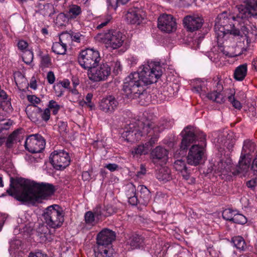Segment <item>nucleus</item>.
I'll use <instances>...</instances> for the list:
<instances>
[{"instance_id":"obj_1","label":"nucleus","mask_w":257,"mask_h":257,"mask_svg":"<svg viewBox=\"0 0 257 257\" xmlns=\"http://www.w3.org/2000/svg\"><path fill=\"white\" fill-rule=\"evenodd\" d=\"M10 188L7 192L17 200L35 203L45 199L55 192L54 186L46 183H38L24 178H10Z\"/></svg>"},{"instance_id":"obj_14","label":"nucleus","mask_w":257,"mask_h":257,"mask_svg":"<svg viewBox=\"0 0 257 257\" xmlns=\"http://www.w3.org/2000/svg\"><path fill=\"white\" fill-rule=\"evenodd\" d=\"M116 233L114 231L107 228L101 230L96 236V243L98 246L108 247L115 239Z\"/></svg>"},{"instance_id":"obj_44","label":"nucleus","mask_w":257,"mask_h":257,"mask_svg":"<svg viewBox=\"0 0 257 257\" xmlns=\"http://www.w3.org/2000/svg\"><path fill=\"white\" fill-rule=\"evenodd\" d=\"M117 211V207L112 204H108L104 207L105 216H108L115 213Z\"/></svg>"},{"instance_id":"obj_24","label":"nucleus","mask_w":257,"mask_h":257,"mask_svg":"<svg viewBox=\"0 0 257 257\" xmlns=\"http://www.w3.org/2000/svg\"><path fill=\"white\" fill-rule=\"evenodd\" d=\"M156 178L160 181L167 182L172 179L171 171L167 167H161L156 170Z\"/></svg>"},{"instance_id":"obj_63","label":"nucleus","mask_w":257,"mask_h":257,"mask_svg":"<svg viewBox=\"0 0 257 257\" xmlns=\"http://www.w3.org/2000/svg\"><path fill=\"white\" fill-rule=\"evenodd\" d=\"M257 184V179H253L246 182V186L250 188H254Z\"/></svg>"},{"instance_id":"obj_7","label":"nucleus","mask_w":257,"mask_h":257,"mask_svg":"<svg viewBox=\"0 0 257 257\" xmlns=\"http://www.w3.org/2000/svg\"><path fill=\"white\" fill-rule=\"evenodd\" d=\"M111 69L107 63L96 65L88 71V76L90 80L98 82L106 80L110 75Z\"/></svg>"},{"instance_id":"obj_34","label":"nucleus","mask_w":257,"mask_h":257,"mask_svg":"<svg viewBox=\"0 0 257 257\" xmlns=\"http://www.w3.org/2000/svg\"><path fill=\"white\" fill-rule=\"evenodd\" d=\"M207 97L209 99L215 101L217 103H221L225 101L224 97L223 96L222 94L215 90L207 94Z\"/></svg>"},{"instance_id":"obj_26","label":"nucleus","mask_w":257,"mask_h":257,"mask_svg":"<svg viewBox=\"0 0 257 257\" xmlns=\"http://www.w3.org/2000/svg\"><path fill=\"white\" fill-rule=\"evenodd\" d=\"M231 166L230 164L220 161L216 165H214L213 170L215 172H220L222 175H227L231 171Z\"/></svg>"},{"instance_id":"obj_3","label":"nucleus","mask_w":257,"mask_h":257,"mask_svg":"<svg viewBox=\"0 0 257 257\" xmlns=\"http://www.w3.org/2000/svg\"><path fill=\"white\" fill-rule=\"evenodd\" d=\"M140 69L139 72L132 73L125 78L124 84H127V89L132 87L135 91H138L139 89L142 91L143 84L150 85L156 82L163 73L162 67L157 62L145 64Z\"/></svg>"},{"instance_id":"obj_47","label":"nucleus","mask_w":257,"mask_h":257,"mask_svg":"<svg viewBox=\"0 0 257 257\" xmlns=\"http://www.w3.org/2000/svg\"><path fill=\"white\" fill-rule=\"evenodd\" d=\"M174 167L176 171L179 172L187 168L185 161L182 160L176 161L174 162Z\"/></svg>"},{"instance_id":"obj_12","label":"nucleus","mask_w":257,"mask_h":257,"mask_svg":"<svg viewBox=\"0 0 257 257\" xmlns=\"http://www.w3.org/2000/svg\"><path fill=\"white\" fill-rule=\"evenodd\" d=\"M143 136H148L151 137L149 143L150 146H153L158 141L159 133L162 131V128L154 122L150 121L143 122Z\"/></svg>"},{"instance_id":"obj_19","label":"nucleus","mask_w":257,"mask_h":257,"mask_svg":"<svg viewBox=\"0 0 257 257\" xmlns=\"http://www.w3.org/2000/svg\"><path fill=\"white\" fill-rule=\"evenodd\" d=\"M143 122L142 124L143 126ZM143 136V130L142 131L138 128L132 129L130 127V130L127 129L122 134V137L127 142H135L141 139V137Z\"/></svg>"},{"instance_id":"obj_6","label":"nucleus","mask_w":257,"mask_h":257,"mask_svg":"<svg viewBox=\"0 0 257 257\" xmlns=\"http://www.w3.org/2000/svg\"><path fill=\"white\" fill-rule=\"evenodd\" d=\"M100 38L107 47L116 49L120 47L125 40V36L118 31L111 30L108 33L100 34Z\"/></svg>"},{"instance_id":"obj_11","label":"nucleus","mask_w":257,"mask_h":257,"mask_svg":"<svg viewBox=\"0 0 257 257\" xmlns=\"http://www.w3.org/2000/svg\"><path fill=\"white\" fill-rule=\"evenodd\" d=\"M158 27L161 31L170 33L176 31L177 23L172 15L163 14L158 19Z\"/></svg>"},{"instance_id":"obj_32","label":"nucleus","mask_w":257,"mask_h":257,"mask_svg":"<svg viewBox=\"0 0 257 257\" xmlns=\"http://www.w3.org/2000/svg\"><path fill=\"white\" fill-rule=\"evenodd\" d=\"M231 242L233 244V246L239 251L245 250L246 244L245 242L241 236H237L232 238Z\"/></svg>"},{"instance_id":"obj_8","label":"nucleus","mask_w":257,"mask_h":257,"mask_svg":"<svg viewBox=\"0 0 257 257\" xmlns=\"http://www.w3.org/2000/svg\"><path fill=\"white\" fill-rule=\"evenodd\" d=\"M49 160L54 168L57 170L65 168L70 162L69 154L63 150L53 152L49 157Z\"/></svg>"},{"instance_id":"obj_15","label":"nucleus","mask_w":257,"mask_h":257,"mask_svg":"<svg viewBox=\"0 0 257 257\" xmlns=\"http://www.w3.org/2000/svg\"><path fill=\"white\" fill-rule=\"evenodd\" d=\"M203 19L197 16H187L183 19V24L188 31L193 32L200 28L203 24Z\"/></svg>"},{"instance_id":"obj_27","label":"nucleus","mask_w":257,"mask_h":257,"mask_svg":"<svg viewBox=\"0 0 257 257\" xmlns=\"http://www.w3.org/2000/svg\"><path fill=\"white\" fill-rule=\"evenodd\" d=\"M247 71L246 64H243L237 67L234 72V78L238 81H242L245 77Z\"/></svg>"},{"instance_id":"obj_60","label":"nucleus","mask_w":257,"mask_h":257,"mask_svg":"<svg viewBox=\"0 0 257 257\" xmlns=\"http://www.w3.org/2000/svg\"><path fill=\"white\" fill-rule=\"evenodd\" d=\"M47 79L50 84H53L55 80V77L52 71H49L47 73Z\"/></svg>"},{"instance_id":"obj_31","label":"nucleus","mask_w":257,"mask_h":257,"mask_svg":"<svg viewBox=\"0 0 257 257\" xmlns=\"http://www.w3.org/2000/svg\"><path fill=\"white\" fill-rule=\"evenodd\" d=\"M168 151L166 149L161 147H156L152 152L153 159H162L167 157Z\"/></svg>"},{"instance_id":"obj_30","label":"nucleus","mask_w":257,"mask_h":257,"mask_svg":"<svg viewBox=\"0 0 257 257\" xmlns=\"http://www.w3.org/2000/svg\"><path fill=\"white\" fill-rule=\"evenodd\" d=\"M95 257H111L112 252L108 247L100 246L94 250Z\"/></svg>"},{"instance_id":"obj_36","label":"nucleus","mask_w":257,"mask_h":257,"mask_svg":"<svg viewBox=\"0 0 257 257\" xmlns=\"http://www.w3.org/2000/svg\"><path fill=\"white\" fill-rule=\"evenodd\" d=\"M255 149V145L254 143L250 140H246L244 142L243 146L242 147V153L243 154H249L252 152Z\"/></svg>"},{"instance_id":"obj_58","label":"nucleus","mask_w":257,"mask_h":257,"mask_svg":"<svg viewBox=\"0 0 257 257\" xmlns=\"http://www.w3.org/2000/svg\"><path fill=\"white\" fill-rule=\"evenodd\" d=\"M70 34L71 36H72V41H74L78 43L80 42L81 38L83 37L81 34L79 33H72Z\"/></svg>"},{"instance_id":"obj_42","label":"nucleus","mask_w":257,"mask_h":257,"mask_svg":"<svg viewBox=\"0 0 257 257\" xmlns=\"http://www.w3.org/2000/svg\"><path fill=\"white\" fill-rule=\"evenodd\" d=\"M22 58L25 63L29 64L33 60V53L31 51L26 50L23 52Z\"/></svg>"},{"instance_id":"obj_35","label":"nucleus","mask_w":257,"mask_h":257,"mask_svg":"<svg viewBox=\"0 0 257 257\" xmlns=\"http://www.w3.org/2000/svg\"><path fill=\"white\" fill-rule=\"evenodd\" d=\"M52 51L56 54L59 55L65 54L67 47L60 42L53 43L52 47Z\"/></svg>"},{"instance_id":"obj_45","label":"nucleus","mask_w":257,"mask_h":257,"mask_svg":"<svg viewBox=\"0 0 257 257\" xmlns=\"http://www.w3.org/2000/svg\"><path fill=\"white\" fill-rule=\"evenodd\" d=\"M234 94V93H231L230 95L228 96L227 98L234 108L239 109L241 108V103L239 101L235 99Z\"/></svg>"},{"instance_id":"obj_56","label":"nucleus","mask_w":257,"mask_h":257,"mask_svg":"<svg viewBox=\"0 0 257 257\" xmlns=\"http://www.w3.org/2000/svg\"><path fill=\"white\" fill-rule=\"evenodd\" d=\"M70 82L68 79H64L62 81L58 83L56 85L54 86L55 89L56 87L60 88L61 86L67 89H70Z\"/></svg>"},{"instance_id":"obj_21","label":"nucleus","mask_w":257,"mask_h":257,"mask_svg":"<svg viewBox=\"0 0 257 257\" xmlns=\"http://www.w3.org/2000/svg\"><path fill=\"white\" fill-rule=\"evenodd\" d=\"M214 30L218 39L223 38L227 34H230L234 36L240 35V33L238 29H225L216 22L214 26Z\"/></svg>"},{"instance_id":"obj_25","label":"nucleus","mask_w":257,"mask_h":257,"mask_svg":"<svg viewBox=\"0 0 257 257\" xmlns=\"http://www.w3.org/2000/svg\"><path fill=\"white\" fill-rule=\"evenodd\" d=\"M138 190L140 192V198L141 203L147 205L151 198V195L149 190L144 185H139Z\"/></svg>"},{"instance_id":"obj_16","label":"nucleus","mask_w":257,"mask_h":257,"mask_svg":"<svg viewBox=\"0 0 257 257\" xmlns=\"http://www.w3.org/2000/svg\"><path fill=\"white\" fill-rule=\"evenodd\" d=\"M118 102L113 96L103 98L99 102V108L106 113H111L117 108Z\"/></svg>"},{"instance_id":"obj_39","label":"nucleus","mask_w":257,"mask_h":257,"mask_svg":"<svg viewBox=\"0 0 257 257\" xmlns=\"http://www.w3.org/2000/svg\"><path fill=\"white\" fill-rule=\"evenodd\" d=\"M236 212V210H233L229 208L225 209L222 212V217L226 220L232 221L234 215Z\"/></svg>"},{"instance_id":"obj_38","label":"nucleus","mask_w":257,"mask_h":257,"mask_svg":"<svg viewBox=\"0 0 257 257\" xmlns=\"http://www.w3.org/2000/svg\"><path fill=\"white\" fill-rule=\"evenodd\" d=\"M249 162L245 159V154L241 153L240 160L238 162V167L241 171H244L249 168Z\"/></svg>"},{"instance_id":"obj_2","label":"nucleus","mask_w":257,"mask_h":257,"mask_svg":"<svg viewBox=\"0 0 257 257\" xmlns=\"http://www.w3.org/2000/svg\"><path fill=\"white\" fill-rule=\"evenodd\" d=\"M181 134L183 137L180 144L181 150L186 151L188 147L196 141L200 142V144L191 146L187 156V162L189 164L198 165L202 159L204 153V148L206 146L205 135L203 132L197 133L191 126L185 127Z\"/></svg>"},{"instance_id":"obj_49","label":"nucleus","mask_w":257,"mask_h":257,"mask_svg":"<svg viewBox=\"0 0 257 257\" xmlns=\"http://www.w3.org/2000/svg\"><path fill=\"white\" fill-rule=\"evenodd\" d=\"M94 215L96 218V220L98 221L100 219L102 216H105V212L104 209H101L100 206H96L93 210Z\"/></svg>"},{"instance_id":"obj_51","label":"nucleus","mask_w":257,"mask_h":257,"mask_svg":"<svg viewBox=\"0 0 257 257\" xmlns=\"http://www.w3.org/2000/svg\"><path fill=\"white\" fill-rule=\"evenodd\" d=\"M111 20L110 16H106L103 20L99 21V24L97 26V29H100L106 26Z\"/></svg>"},{"instance_id":"obj_55","label":"nucleus","mask_w":257,"mask_h":257,"mask_svg":"<svg viewBox=\"0 0 257 257\" xmlns=\"http://www.w3.org/2000/svg\"><path fill=\"white\" fill-rule=\"evenodd\" d=\"M213 81L214 83L215 84V89L214 90L221 93L223 89V87L220 80H219V77L217 76L216 79H214Z\"/></svg>"},{"instance_id":"obj_13","label":"nucleus","mask_w":257,"mask_h":257,"mask_svg":"<svg viewBox=\"0 0 257 257\" xmlns=\"http://www.w3.org/2000/svg\"><path fill=\"white\" fill-rule=\"evenodd\" d=\"M237 18L246 19L251 16H257V0L244 2L239 6Z\"/></svg>"},{"instance_id":"obj_41","label":"nucleus","mask_w":257,"mask_h":257,"mask_svg":"<svg viewBox=\"0 0 257 257\" xmlns=\"http://www.w3.org/2000/svg\"><path fill=\"white\" fill-rule=\"evenodd\" d=\"M233 222L237 224H244L247 222V219L243 215L235 212L232 220Z\"/></svg>"},{"instance_id":"obj_40","label":"nucleus","mask_w":257,"mask_h":257,"mask_svg":"<svg viewBox=\"0 0 257 257\" xmlns=\"http://www.w3.org/2000/svg\"><path fill=\"white\" fill-rule=\"evenodd\" d=\"M7 98L8 95L5 91L0 89V109L3 108L4 104H6L8 105V109L11 110V108H10L11 103L9 101H7Z\"/></svg>"},{"instance_id":"obj_23","label":"nucleus","mask_w":257,"mask_h":257,"mask_svg":"<svg viewBox=\"0 0 257 257\" xmlns=\"http://www.w3.org/2000/svg\"><path fill=\"white\" fill-rule=\"evenodd\" d=\"M127 22L130 24H139L141 21V16L139 11L135 9H129L125 15Z\"/></svg>"},{"instance_id":"obj_33","label":"nucleus","mask_w":257,"mask_h":257,"mask_svg":"<svg viewBox=\"0 0 257 257\" xmlns=\"http://www.w3.org/2000/svg\"><path fill=\"white\" fill-rule=\"evenodd\" d=\"M249 28H251L249 25L246 26L244 24L243 25L240 24V30L237 28L240 33L239 36L242 37L243 35L246 37L247 43L250 42V39L251 38L250 35L253 34V32H250Z\"/></svg>"},{"instance_id":"obj_4","label":"nucleus","mask_w":257,"mask_h":257,"mask_svg":"<svg viewBox=\"0 0 257 257\" xmlns=\"http://www.w3.org/2000/svg\"><path fill=\"white\" fill-rule=\"evenodd\" d=\"M44 222L50 228L56 229L62 226L64 221V213L59 205H52L47 207L42 214Z\"/></svg>"},{"instance_id":"obj_17","label":"nucleus","mask_w":257,"mask_h":257,"mask_svg":"<svg viewBox=\"0 0 257 257\" xmlns=\"http://www.w3.org/2000/svg\"><path fill=\"white\" fill-rule=\"evenodd\" d=\"M241 19L240 18H237L232 16H228L226 12H223L219 14L216 20V22L220 25L223 26L225 29H237L234 24H231L230 19L235 20L236 19ZM243 19H242L243 20Z\"/></svg>"},{"instance_id":"obj_48","label":"nucleus","mask_w":257,"mask_h":257,"mask_svg":"<svg viewBox=\"0 0 257 257\" xmlns=\"http://www.w3.org/2000/svg\"><path fill=\"white\" fill-rule=\"evenodd\" d=\"M12 125V121L10 119H3L0 121V133L3 130H7Z\"/></svg>"},{"instance_id":"obj_9","label":"nucleus","mask_w":257,"mask_h":257,"mask_svg":"<svg viewBox=\"0 0 257 257\" xmlns=\"http://www.w3.org/2000/svg\"><path fill=\"white\" fill-rule=\"evenodd\" d=\"M45 145V140L38 134L30 135L25 143V148L32 153L41 152L44 149Z\"/></svg>"},{"instance_id":"obj_29","label":"nucleus","mask_w":257,"mask_h":257,"mask_svg":"<svg viewBox=\"0 0 257 257\" xmlns=\"http://www.w3.org/2000/svg\"><path fill=\"white\" fill-rule=\"evenodd\" d=\"M128 243L133 249L139 248L143 245V238L141 235L134 234L130 237Z\"/></svg>"},{"instance_id":"obj_37","label":"nucleus","mask_w":257,"mask_h":257,"mask_svg":"<svg viewBox=\"0 0 257 257\" xmlns=\"http://www.w3.org/2000/svg\"><path fill=\"white\" fill-rule=\"evenodd\" d=\"M59 42L67 47L72 42V36L68 33H63L59 36Z\"/></svg>"},{"instance_id":"obj_5","label":"nucleus","mask_w":257,"mask_h":257,"mask_svg":"<svg viewBox=\"0 0 257 257\" xmlns=\"http://www.w3.org/2000/svg\"><path fill=\"white\" fill-rule=\"evenodd\" d=\"M100 57L98 51L93 49H87L81 51L78 57L80 65L88 71L93 68L100 61Z\"/></svg>"},{"instance_id":"obj_43","label":"nucleus","mask_w":257,"mask_h":257,"mask_svg":"<svg viewBox=\"0 0 257 257\" xmlns=\"http://www.w3.org/2000/svg\"><path fill=\"white\" fill-rule=\"evenodd\" d=\"M37 109L43 120L47 121L49 119L50 117V110L49 108H46L43 110L41 108L37 107Z\"/></svg>"},{"instance_id":"obj_18","label":"nucleus","mask_w":257,"mask_h":257,"mask_svg":"<svg viewBox=\"0 0 257 257\" xmlns=\"http://www.w3.org/2000/svg\"><path fill=\"white\" fill-rule=\"evenodd\" d=\"M82 13L81 7L77 5L72 4L68 7L67 10L62 14L68 21L78 19Z\"/></svg>"},{"instance_id":"obj_52","label":"nucleus","mask_w":257,"mask_h":257,"mask_svg":"<svg viewBox=\"0 0 257 257\" xmlns=\"http://www.w3.org/2000/svg\"><path fill=\"white\" fill-rule=\"evenodd\" d=\"M130 189L131 190L132 192H133V196L131 195L130 197H128V199H129L128 201L131 204H132L133 205H136L137 204L138 199L137 197L135 196L136 195L135 188L134 186L132 185L130 187Z\"/></svg>"},{"instance_id":"obj_57","label":"nucleus","mask_w":257,"mask_h":257,"mask_svg":"<svg viewBox=\"0 0 257 257\" xmlns=\"http://www.w3.org/2000/svg\"><path fill=\"white\" fill-rule=\"evenodd\" d=\"M27 98L29 101L35 106H36V104L39 103L41 101L40 99L34 95H28Z\"/></svg>"},{"instance_id":"obj_61","label":"nucleus","mask_w":257,"mask_h":257,"mask_svg":"<svg viewBox=\"0 0 257 257\" xmlns=\"http://www.w3.org/2000/svg\"><path fill=\"white\" fill-rule=\"evenodd\" d=\"M111 172H113L118 168V166L116 164H108L104 166Z\"/></svg>"},{"instance_id":"obj_22","label":"nucleus","mask_w":257,"mask_h":257,"mask_svg":"<svg viewBox=\"0 0 257 257\" xmlns=\"http://www.w3.org/2000/svg\"><path fill=\"white\" fill-rule=\"evenodd\" d=\"M23 139L22 130H17L9 136L6 143L7 146L8 148H11L13 144L20 142Z\"/></svg>"},{"instance_id":"obj_46","label":"nucleus","mask_w":257,"mask_h":257,"mask_svg":"<svg viewBox=\"0 0 257 257\" xmlns=\"http://www.w3.org/2000/svg\"><path fill=\"white\" fill-rule=\"evenodd\" d=\"M60 108V105H59L55 101L51 100L49 101L48 108L53 110V114L54 115H56L58 113Z\"/></svg>"},{"instance_id":"obj_50","label":"nucleus","mask_w":257,"mask_h":257,"mask_svg":"<svg viewBox=\"0 0 257 257\" xmlns=\"http://www.w3.org/2000/svg\"><path fill=\"white\" fill-rule=\"evenodd\" d=\"M147 148L144 145H139L137 147L134 148L132 151L133 154H143L147 153Z\"/></svg>"},{"instance_id":"obj_64","label":"nucleus","mask_w":257,"mask_h":257,"mask_svg":"<svg viewBox=\"0 0 257 257\" xmlns=\"http://www.w3.org/2000/svg\"><path fill=\"white\" fill-rule=\"evenodd\" d=\"M180 172L185 180H188L190 175L188 172L187 168H186V169L183 170L182 171H180Z\"/></svg>"},{"instance_id":"obj_53","label":"nucleus","mask_w":257,"mask_h":257,"mask_svg":"<svg viewBox=\"0 0 257 257\" xmlns=\"http://www.w3.org/2000/svg\"><path fill=\"white\" fill-rule=\"evenodd\" d=\"M130 0H109V5L113 8L116 9L118 5H124Z\"/></svg>"},{"instance_id":"obj_20","label":"nucleus","mask_w":257,"mask_h":257,"mask_svg":"<svg viewBox=\"0 0 257 257\" xmlns=\"http://www.w3.org/2000/svg\"><path fill=\"white\" fill-rule=\"evenodd\" d=\"M84 221L81 227V230L83 232H86L90 230L92 227L97 223L98 221L96 220L93 212L89 211L84 214Z\"/></svg>"},{"instance_id":"obj_28","label":"nucleus","mask_w":257,"mask_h":257,"mask_svg":"<svg viewBox=\"0 0 257 257\" xmlns=\"http://www.w3.org/2000/svg\"><path fill=\"white\" fill-rule=\"evenodd\" d=\"M49 226L46 224H41L37 228V233L38 235L39 236L42 241H45L47 239V236L50 233V230L49 229Z\"/></svg>"},{"instance_id":"obj_59","label":"nucleus","mask_w":257,"mask_h":257,"mask_svg":"<svg viewBox=\"0 0 257 257\" xmlns=\"http://www.w3.org/2000/svg\"><path fill=\"white\" fill-rule=\"evenodd\" d=\"M28 257H48V255L41 251L31 252Z\"/></svg>"},{"instance_id":"obj_10","label":"nucleus","mask_w":257,"mask_h":257,"mask_svg":"<svg viewBox=\"0 0 257 257\" xmlns=\"http://www.w3.org/2000/svg\"><path fill=\"white\" fill-rule=\"evenodd\" d=\"M126 85V84H123V90L128 98H139L138 102L142 105H148L150 102L151 96L145 91L143 87L142 91H140V89H139L138 91H135L132 87L127 89Z\"/></svg>"},{"instance_id":"obj_62","label":"nucleus","mask_w":257,"mask_h":257,"mask_svg":"<svg viewBox=\"0 0 257 257\" xmlns=\"http://www.w3.org/2000/svg\"><path fill=\"white\" fill-rule=\"evenodd\" d=\"M18 47L19 49L24 50L27 48L28 43L24 40H21L18 43Z\"/></svg>"},{"instance_id":"obj_54","label":"nucleus","mask_w":257,"mask_h":257,"mask_svg":"<svg viewBox=\"0 0 257 257\" xmlns=\"http://www.w3.org/2000/svg\"><path fill=\"white\" fill-rule=\"evenodd\" d=\"M41 64L45 67H49L51 65V60L49 55H46L42 56Z\"/></svg>"}]
</instances>
